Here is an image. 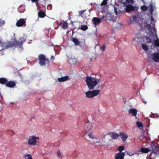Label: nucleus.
<instances>
[{
	"mask_svg": "<svg viewBox=\"0 0 159 159\" xmlns=\"http://www.w3.org/2000/svg\"><path fill=\"white\" fill-rule=\"evenodd\" d=\"M100 76L96 74H92L85 77V81L88 88L90 90H93L95 87L100 82Z\"/></svg>",
	"mask_w": 159,
	"mask_h": 159,
	"instance_id": "nucleus-1",
	"label": "nucleus"
},
{
	"mask_svg": "<svg viewBox=\"0 0 159 159\" xmlns=\"http://www.w3.org/2000/svg\"><path fill=\"white\" fill-rule=\"evenodd\" d=\"M26 41V39L24 37H21L19 41L16 40L12 42L13 43V48H16L19 50H21L23 49V44Z\"/></svg>",
	"mask_w": 159,
	"mask_h": 159,
	"instance_id": "nucleus-2",
	"label": "nucleus"
},
{
	"mask_svg": "<svg viewBox=\"0 0 159 159\" xmlns=\"http://www.w3.org/2000/svg\"><path fill=\"white\" fill-rule=\"evenodd\" d=\"M97 125L94 123H86L84 126V129L87 132H91L97 127Z\"/></svg>",
	"mask_w": 159,
	"mask_h": 159,
	"instance_id": "nucleus-3",
	"label": "nucleus"
},
{
	"mask_svg": "<svg viewBox=\"0 0 159 159\" xmlns=\"http://www.w3.org/2000/svg\"><path fill=\"white\" fill-rule=\"evenodd\" d=\"M38 58L39 61V64L41 66H45L46 65V63L48 64H49V60L48 59L46 58L44 55L40 54Z\"/></svg>",
	"mask_w": 159,
	"mask_h": 159,
	"instance_id": "nucleus-4",
	"label": "nucleus"
},
{
	"mask_svg": "<svg viewBox=\"0 0 159 159\" xmlns=\"http://www.w3.org/2000/svg\"><path fill=\"white\" fill-rule=\"evenodd\" d=\"M99 90H94L89 91L85 93L86 97L87 98H92L97 96L100 92Z\"/></svg>",
	"mask_w": 159,
	"mask_h": 159,
	"instance_id": "nucleus-5",
	"label": "nucleus"
},
{
	"mask_svg": "<svg viewBox=\"0 0 159 159\" xmlns=\"http://www.w3.org/2000/svg\"><path fill=\"white\" fill-rule=\"evenodd\" d=\"M39 139V137L32 135L29 137L28 139V143L31 146H36L37 140Z\"/></svg>",
	"mask_w": 159,
	"mask_h": 159,
	"instance_id": "nucleus-6",
	"label": "nucleus"
},
{
	"mask_svg": "<svg viewBox=\"0 0 159 159\" xmlns=\"http://www.w3.org/2000/svg\"><path fill=\"white\" fill-rule=\"evenodd\" d=\"M12 41L3 42L0 40V46L4 47V48L7 49L9 48H13Z\"/></svg>",
	"mask_w": 159,
	"mask_h": 159,
	"instance_id": "nucleus-7",
	"label": "nucleus"
},
{
	"mask_svg": "<svg viewBox=\"0 0 159 159\" xmlns=\"http://www.w3.org/2000/svg\"><path fill=\"white\" fill-rule=\"evenodd\" d=\"M150 150L152 151V153L157 154L159 152V148L155 144H152L151 146Z\"/></svg>",
	"mask_w": 159,
	"mask_h": 159,
	"instance_id": "nucleus-8",
	"label": "nucleus"
},
{
	"mask_svg": "<svg viewBox=\"0 0 159 159\" xmlns=\"http://www.w3.org/2000/svg\"><path fill=\"white\" fill-rule=\"evenodd\" d=\"M25 19H20L17 21L16 23V25L17 27H21L25 25L26 23Z\"/></svg>",
	"mask_w": 159,
	"mask_h": 159,
	"instance_id": "nucleus-9",
	"label": "nucleus"
},
{
	"mask_svg": "<svg viewBox=\"0 0 159 159\" xmlns=\"http://www.w3.org/2000/svg\"><path fill=\"white\" fill-rule=\"evenodd\" d=\"M125 153L119 152L116 153L115 155V159H124Z\"/></svg>",
	"mask_w": 159,
	"mask_h": 159,
	"instance_id": "nucleus-10",
	"label": "nucleus"
},
{
	"mask_svg": "<svg viewBox=\"0 0 159 159\" xmlns=\"http://www.w3.org/2000/svg\"><path fill=\"white\" fill-rule=\"evenodd\" d=\"M16 85V83L14 81L11 80L7 81V83L5 84V86L7 87L10 88H13Z\"/></svg>",
	"mask_w": 159,
	"mask_h": 159,
	"instance_id": "nucleus-11",
	"label": "nucleus"
},
{
	"mask_svg": "<svg viewBox=\"0 0 159 159\" xmlns=\"http://www.w3.org/2000/svg\"><path fill=\"white\" fill-rule=\"evenodd\" d=\"M135 9V7L132 5H129L126 6L125 9L126 11L127 12H129L131 11L134 10Z\"/></svg>",
	"mask_w": 159,
	"mask_h": 159,
	"instance_id": "nucleus-12",
	"label": "nucleus"
},
{
	"mask_svg": "<svg viewBox=\"0 0 159 159\" xmlns=\"http://www.w3.org/2000/svg\"><path fill=\"white\" fill-rule=\"evenodd\" d=\"M129 114L132 116H135L137 114V110L135 108L130 109L129 110Z\"/></svg>",
	"mask_w": 159,
	"mask_h": 159,
	"instance_id": "nucleus-13",
	"label": "nucleus"
},
{
	"mask_svg": "<svg viewBox=\"0 0 159 159\" xmlns=\"http://www.w3.org/2000/svg\"><path fill=\"white\" fill-rule=\"evenodd\" d=\"M152 57V59L153 61L157 62H159V53H154L152 54L151 56Z\"/></svg>",
	"mask_w": 159,
	"mask_h": 159,
	"instance_id": "nucleus-14",
	"label": "nucleus"
},
{
	"mask_svg": "<svg viewBox=\"0 0 159 159\" xmlns=\"http://www.w3.org/2000/svg\"><path fill=\"white\" fill-rule=\"evenodd\" d=\"M108 134L111 137V138L114 139H117L118 138V137L120 136V135L117 134L116 133H114L113 132H109Z\"/></svg>",
	"mask_w": 159,
	"mask_h": 159,
	"instance_id": "nucleus-15",
	"label": "nucleus"
},
{
	"mask_svg": "<svg viewBox=\"0 0 159 159\" xmlns=\"http://www.w3.org/2000/svg\"><path fill=\"white\" fill-rule=\"evenodd\" d=\"M119 134L120 136H121L122 140L123 142H125L128 137V135L123 132H120Z\"/></svg>",
	"mask_w": 159,
	"mask_h": 159,
	"instance_id": "nucleus-16",
	"label": "nucleus"
},
{
	"mask_svg": "<svg viewBox=\"0 0 159 159\" xmlns=\"http://www.w3.org/2000/svg\"><path fill=\"white\" fill-rule=\"evenodd\" d=\"M101 19L97 18L94 17L92 19V21L93 22V24L96 25L97 24H99L101 22Z\"/></svg>",
	"mask_w": 159,
	"mask_h": 159,
	"instance_id": "nucleus-17",
	"label": "nucleus"
},
{
	"mask_svg": "<svg viewBox=\"0 0 159 159\" xmlns=\"http://www.w3.org/2000/svg\"><path fill=\"white\" fill-rule=\"evenodd\" d=\"M69 79V77L67 76H66L64 77H62L61 78H58L57 80L58 81L64 82L67 81Z\"/></svg>",
	"mask_w": 159,
	"mask_h": 159,
	"instance_id": "nucleus-18",
	"label": "nucleus"
},
{
	"mask_svg": "<svg viewBox=\"0 0 159 159\" xmlns=\"http://www.w3.org/2000/svg\"><path fill=\"white\" fill-rule=\"evenodd\" d=\"M8 80L5 78H0V84H6Z\"/></svg>",
	"mask_w": 159,
	"mask_h": 159,
	"instance_id": "nucleus-19",
	"label": "nucleus"
},
{
	"mask_svg": "<svg viewBox=\"0 0 159 159\" xmlns=\"http://www.w3.org/2000/svg\"><path fill=\"white\" fill-rule=\"evenodd\" d=\"M71 40L75 43V44L76 45H79L80 43V42L76 38H72L71 39Z\"/></svg>",
	"mask_w": 159,
	"mask_h": 159,
	"instance_id": "nucleus-20",
	"label": "nucleus"
},
{
	"mask_svg": "<svg viewBox=\"0 0 159 159\" xmlns=\"http://www.w3.org/2000/svg\"><path fill=\"white\" fill-rule=\"evenodd\" d=\"M38 14L39 16L42 18L44 17L46 15L45 12L42 11H39Z\"/></svg>",
	"mask_w": 159,
	"mask_h": 159,
	"instance_id": "nucleus-21",
	"label": "nucleus"
},
{
	"mask_svg": "<svg viewBox=\"0 0 159 159\" xmlns=\"http://www.w3.org/2000/svg\"><path fill=\"white\" fill-rule=\"evenodd\" d=\"M88 29V27L87 25H81L80 27L78 28V29H81L85 31L87 30Z\"/></svg>",
	"mask_w": 159,
	"mask_h": 159,
	"instance_id": "nucleus-22",
	"label": "nucleus"
},
{
	"mask_svg": "<svg viewBox=\"0 0 159 159\" xmlns=\"http://www.w3.org/2000/svg\"><path fill=\"white\" fill-rule=\"evenodd\" d=\"M148 8H149L150 13H152L153 12L154 9L153 7L152 3V2H151L149 4V5H148Z\"/></svg>",
	"mask_w": 159,
	"mask_h": 159,
	"instance_id": "nucleus-23",
	"label": "nucleus"
},
{
	"mask_svg": "<svg viewBox=\"0 0 159 159\" xmlns=\"http://www.w3.org/2000/svg\"><path fill=\"white\" fill-rule=\"evenodd\" d=\"M23 157L25 158V159H33L30 154L27 153L24 154L23 155Z\"/></svg>",
	"mask_w": 159,
	"mask_h": 159,
	"instance_id": "nucleus-24",
	"label": "nucleus"
},
{
	"mask_svg": "<svg viewBox=\"0 0 159 159\" xmlns=\"http://www.w3.org/2000/svg\"><path fill=\"white\" fill-rule=\"evenodd\" d=\"M96 141H94L92 142V143L96 146L100 145V140L99 139H98L96 138L95 139Z\"/></svg>",
	"mask_w": 159,
	"mask_h": 159,
	"instance_id": "nucleus-25",
	"label": "nucleus"
},
{
	"mask_svg": "<svg viewBox=\"0 0 159 159\" xmlns=\"http://www.w3.org/2000/svg\"><path fill=\"white\" fill-rule=\"evenodd\" d=\"M112 16L110 14H107L105 17L106 20L111 21L112 18Z\"/></svg>",
	"mask_w": 159,
	"mask_h": 159,
	"instance_id": "nucleus-26",
	"label": "nucleus"
},
{
	"mask_svg": "<svg viewBox=\"0 0 159 159\" xmlns=\"http://www.w3.org/2000/svg\"><path fill=\"white\" fill-rule=\"evenodd\" d=\"M141 151L142 152L147 153L149 152V150L148 148H141Z\"/></svg>",
	"mask_w": 159,
	"mask_h": 159,
	"instance_id": "nucleus-27",
	"label": "nucleus"
},
{
	"mask_svg": "<svg viewBox=\"0 0 159 159\" xmlns=\"http://www.w3.org/2000/svg\"><path fill=\"white\" fill-rule=\"evenodd\" d=\"M68 25L67 23L64 22V23L63 24V25H62V26L63 29L66 30L68 28Z\"/></svg>",
	"mask_w": 159,
	"mask_h": 159,
	"instance_id": "nucleus-28",
	"label": "nucleus"
},
{
	"mask_svg": "<svg viewBox=\"0 0 159 159\" xmlns=\"http://www.w3.org/2000/svg\"><path fill=\"white\" fill-rule=\"evenodd\" d=\"M151 24L148 25V26H149L150 27H151V24H152L153 25H155V22L154 19L153 18L152 16H151Z\"/></svg>",
	"mask_w": 159,
	"mask_h": 159,
	"instance_id": "nucleus-29",
	"label": "nucleus"
},
{
	"mask_svg": "<svg viewBox=\"0 0 159 159\" xmlns=\"http://www.w3.org/2000/svg\"><path fill=\"white\" fill-rule=\"evenodd\" d=\"M142 47L143 49L145 51H147L148 50V46H147L146 45L143 43H142Z\"/></svg>",
	"mask_w": 159,
	"mask_h": 159,
	"instance_id": "nucleus-30",
	"label": "nucleus"
},
{
	"mask_svg": "<svg viewBox=\"0 0 159 159\" xmlns=\"http://www.w3.org/2000/svg\"><path fill=\"white\" fill-rule=\"evenodd\" d=\"M6 133L7 134H9L11 135H13L14 134V133L13 130H7L6 131Z\"/></svg>",
	"mask_w": 159,
	"mask_h": 159,
	"instance_id": "nucleus-31",
	"label": "nucleus"
},
{
	"mask_svg": "<svg viewBox=\"0 0 159 159\" xmlns=\"http://www.w3.org/2000/svg\"><path fill=\"white\" fill-rule=\"evenodd\" d=\"M141 9L142 11H145L148 9V7L144 5L141 7Z\"/></svg>",
	"mask_w": 159,
	"mask_h": 159,
	"instance_id": "nucleus-32",
	"label": "nucleus"
},
{
	"mask_svg": "<svg viewBox=\"0 0 159 159\" xmlns=\"http://www.w3.org/2000/svg\"><path fill=\"white\" fill-rule=\"evenodd\" d=\"M88 135L90 138L92 139H95L96 138H95L94 137L93 135L91 133V132H89V133L88 134Z\"/></svg>",
	"mask_w": 159,
	"mask_h": 159,
	"instance_id": "nucleus-33",
	"label": "nucleus"
},
{
	"mask_svg": "<svg viewBox=\"0 0 159 159\" xmlns=\"http://www.w3.org/2000/svg\"><path fill=\"white\" fill-rule=\"evenodd\" d=\"M136 125L139 128L142 127L143 126V123L139 121H138L136 122Z\"/></svg>",
	"mask_w": 159,
	"mask_h": 159,
	"instance_id": "nucleus-34",
	"label": "nucleus"
},
{
	"mask_svg": "<svg viewBox=\"0 0 159 159\" xmlns=\"http://www.w3.org/2000/svg\"><path fill=\"white\" fill-rule=\"evenodd\" d=\"M124 149V147L123 146H120L118 148V150L120 152H122V151Z\"/></svg>",
	"mask_w": 159,
	"mask_h": 159,
	"instance_id": "nucleus-35",
	"label": "nucleus"
},
{
	"mask_svg": "<svg viewBox=\"0 0 159 159\" xmlns=\"http://www.w3.org/2000/svg\"><path fill=\"white\" fill-rule=\"evenodd\" d=\"M154 45L156 46L159 47V39H158L155 41Z\"/></svg>",
	"mask_w": 159,
	"mask_h": 159,
	"instance_id": "nucleus-36",
	"label": "nucleus"
},
{
	"mask_svg": "<svg viewBox=\"0 0 159 159\" xmlns=\"http://www.w3.org/2000/svg\"><path fill=\"white\" fill-rule=\"evenodd\" d=\"M39 0H31V1L32 2H35L36 6L38 7L39 5L38 2Z\"/></svg>",
	"mask_w": 159,
	"mask_h": 159,
	"instance_id": "nucleus-37",
	"label": "nucleus"
},
{
	"mask_svg": "<svg viewBox=\"0 0 159 159\" xmlns=\"http://www.w3.org/2000/svg\"><path fill=\"white\" fill-rule=\"evenodd\" d=\"M138 18L137 17L135 16H133V20L134 21H136V22H137L138 20H137Z\"/></svg>",
	"mask_w": 159,
	"mask_h": 159,
	"instance_id": "nucleus-38",
	"label": "nucleus"
},
{
	"mask_svg": "<svg viewBox=\"0 0 159 159\" xmlns=\"http://www.w3.org/2000/svg\"><path fill=\"white\" fill-rule=\"evenodd\" d=\"M146 39L148 40L147 41L148 43H151L152 42V40L150 38H149V37H147Z\"/></svg>",
	"mask_w": 159,
	"mask_h": 159,
	"instance_id": "nucleus-39",
	"label": "nucleus"
},
{
	"mask_svg": "<svg viewBox=\"0 0 159 159\" xmlns=\"http://www.w3.org/2000/svg\"><path fill=\"white\" fill-rule=\"evenodd\" d=\"M107 1L103 0V1H102V3L101 4V5H106L107 3Z\"/></svg>",
	"mask_w": 159,
	"mask_h": 159,
	"instance_id": "nucleus-40",
	"label": "nucleus"
},
{
	"mask_svg": "<svg viewBox=\"0 0 159 159\" xmlns=\"http://www.w3.org/2000/svg\"><path fill=\"white\" fill-rule=\"evenodd\" d=\"M85 10H83V11H79V14L81 16H82L84 14V11Z\"/></svg>",
	"mask_w": 159,
	"mask_h": 159,
	"instance_id": "nucleus-41",
	"label": "nucleus"
},
{
	"mask_svg": "<svg viewBox=\"0 0 159 159\" xmlns=\"http://www.w3.org/2000/svg\"><path fill=\"white\" fill-rule=\"evenodd\" d=\"M57 155L58 157H59L60 158H61L62 157H61V153L60 151H57Z\"/></svg>",
	"mask_w": 159,
	"mask_h": 159,
	"instance_id": "nucleus-42",
	"label": "nucleus"
},
{
	"mask_svg": "<svg viewBox=\"0 0 159 159\" xmlns=\"http://www.w3.org/2000/svg\"><path fill=\"white\" fill-rule=\"evenodd\" d=\"M126 2H127L130 3H133L134 2L133 0H125Z\"/></svg>",
	"mask_w": 159,
	"mask_h": 159,
	"instance_id": "nucleus-43",
	"label": "nucleus"
},
{
	"mask_svg": "<svg viewBox=\"0 0 159 159\" xmlns=\"http://www.w3.org/2000/svg\"><path fill=\"white\" fill-rule=\"evenodd\" d=\"M114 12L116 15H117L118 13V12L117 11V8L114 6Z\"/></svg>",
	"mask_w": 159,
	"mask_h": 159,
	"instance_id": "nucleus-44",
	"label": "nucleus"
},
{
	"mask_svg": "<svg viewBox=\"0 0 159 159\" xmlns=\"http://www.w3.org/2000/svg\"><path fill=\"white\" fill-rule=\"evenodd\" d=\"M127 154L130 156H132L134 155V153L131 152H127Z\"/></svg>",
	"mask_w": 159,
	"mask_h": 159,
	"instance_id": "nucleus-45",
	"label": "nucleus"
},
{
	"mask_svg": "<svg viewBox=\"0 0 159 159\" xmlns=\"http://www.w3.org/2000/svg\"><path fill=\"white\" fill-rule=\"evenodd\" d=\"M101 49H102L103 51H104L105 49V46L104 45L102 46L101 47Z\"/></svg>",
	"mask_w": 159,
	"mask_h": 159,
	"instance_id": "nucleus-46",
	"label": "nucleus"
},
{
	"mask_svg": "<svg viewBox=\"0 0 159 159\" xmlns=\"http://www.w3.org/2000/svg\"><path fill=\"white\" fill-rule=\"evenodd\" d=\"M51 60L53 61L54 60V56H51V58H50Z\"/></svg>",
	"mask_w": 159,
	"mask_h": 159,
	"instance_id": "nucleus-47",
	"label": "nucleus"
},
{
	"mask_svg": "<svg viewBox=\"0 0 159 159\" xmlns=\"http://www.w3.org/2000/svg\"><path fill=\"white\" fill-rule=\"evenodd\" d=\"M153 30L155 32H156L157 31V30L156 29L155 27L154 28Z\"/></svg>",
	"mask_w": 159,
	"mask_h": 159,
	"instance_id": "nucleus-48",
	"label": "nucleus"
},
{
	"mask_svg": "<svg viewBox=\"0 0 159 159\" xmlns=\"http://www.w3.org/2000/svg\"><path fill=\"white\" fill-rule=\"evenodd\" d=\"M143 103H144L145 104H146V102L145 101L143 100Z\"/></svg>",
	"mask_w": 159,
	"mask_h": 159,
	"instance_id": "nucleus-49",
	"label": "nucleus"
},
{
	"mask_svg": "<svg viewBox=\"0 0 159 159\" xmlns=\"http://www.w3.org/2000/svg\"><path fill=\"white\" fill-rule=\"evenodd\" d=\"M112 19V21L113 22H115V21H116V20H114V19Z\"/></svg>",
	"mask_w": 159,
	"mask_h": 159,
	"instance_id": "nucleus-50",
	"label": "nucleus"
},
{
	"mask_svg": "<svg viewBox=\"0 0 159 159\" xmlns=\"http://www.w3.org/2000/svg\"><path fill=\"white\" fill-rule=\"evenodd\" d=\"M105 17L104 16H102V17L101 18V19H102L104 18Z\"/></svg>",
	"mask_w": 159,
	"mask_h": 159,
	"instance_id": "nucleus-51",
	"label": "nucleus"
},
{
	"mask_svg": "<svg viewBox=\"0 0 159 159\" xmlns=\"http://www.w3.org/2000/svg\"><path fill=\"white\" fill-rule=\"evenodd\" d=\"M141 1H142L145 4V2L144 1V0H141Z\"/></svg>",
	"mask_w": 159,
	"mask_h": 159,
	"instance_id": "nucleus-52",
	"label": "nucleus"
},
{
	"mask_svg": "<svg viewBox=\"0 0 159 159\" xmlns=\"http://www.w3.org/2000/svg\"><path fill=\"white\" fill-rule=\"evenodd\" d=\"M0 98H2V96L0 93Z\"/></svg>",
	"mask_w": 159,
	"mask_h": 159,
	"instance_id": "nucleus-53",
	"label": "nucleus"
},
{
	"mask_svg": "<svg viewBox=\"0 0 159 159\" xmlns=\"http://www.w3.org/2000/svg\"><path fill=\"white\" fill-rule=\"evenodd\" d=\"M44 1H47V0H43Z\"/></svg>",
	"mask_w": 159,
	"mask_h": 159,
	"instance_id": "nucleus-54",
	"label": "nucleus"
},
{
	"mask_svg": "<svg viewBox=\"0 0 159 159\" xmlns=\"http://www.w3.org/2000/svg\"><path fill=\"white\" fill-rule=\"evenodd\" d=\"M156 36L157 37V35L156 34Z\"/></svg>",
	"mask_w": 159,
	"mask_h": 159,
	"instance_id": "nucleus-55",
	"label": "nucleus"
},
{
	"mask_svg": "<svg viewBox=\"0 0 159 159\" xmlns=\"http://www.w3.org/2000/svg\"><path fill=\"white\" fill-rule=\"evenodd\" d=\"M29 1H30V0H29Z\"/></svg>",
	"mask_w": 159,
	"mask_h": 159,
	"instance_id": "nucleus-56",
	"label": "nucleus"
}]
</instances>
